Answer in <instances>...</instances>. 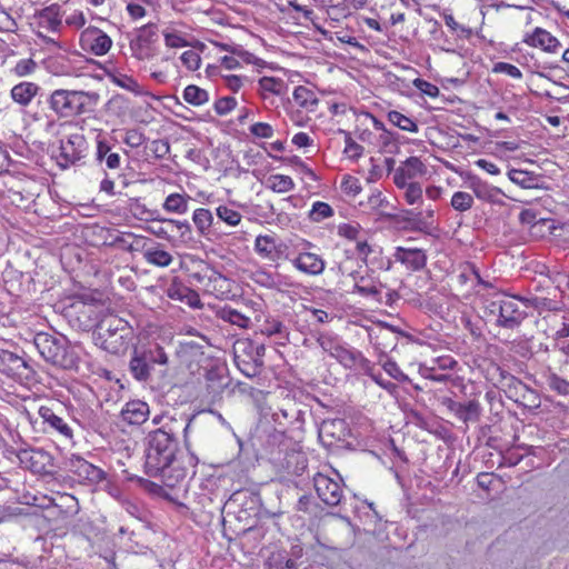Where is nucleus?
<instances>
[{
	"instance_id": "f257e3e1",
	"label": "nucleus",
	"mask_w": 569,
	"mask_h": 569,
	"mask_svg": "<svg viewBox=\"0 0 569 569\" xmlns=\"http://www.w3.org/2000/svg\"><path fill=\"white\" fill-rule=\"evenodd\" d=\"M177 420L170 418L162 427L149 432L148 446L146 450V470L149 476H160L167 487L173 488L191 472L199 463V458L190 451L188 440L186 439L187 453L177 456L178 430Z\"/></svg>"
},
{
	"instance_id": "f03ea898",
	"label": "nucleus",
	"mask_w": 569,
	"mask_h": 569,
	"mask_svg": "<svg viewBox=\"0 0 569 569\" xmlns=\"http://www.w3.org/2000/svg\"><path fill=\"white\" fill-rule=\"evenodd\" d=\"M97 98L96 93L82 90L57 89L50 94L48 103L59 118H72L89 111Z\"/></svg>"
},
{
	"instance_id": "7ed1b4c3",
	"label": "nucleus",
	"mask_w": 569,
	"mask_h": 569,
	"mask_svg": "<svg viewBox=\"0 0 569 569\" xmlns=\"http://www.w3.org/2000/svg\"><path fill=\"white\" fill-rule=\"evenodd\" d=\"M98 330L101 347L113 355L126 352L134 337L133 329L128 321L117 316L103 319L99 323Z\"/></svg>"
},
{
	"instance_id": "20e7f679",
	"label": "nucleus",
	"mask_w": 569,
	"mask_h": 569,
	"mask_svg": "<svg viewBox=\"0 0 569 569\" xmlns=\"http://www.w3.org/2000/svg\"><path fill=\"white\" fill-rule=\"evenodd\" d=\"M523 298L509 296L498 292L486 303V310L489 315L496 317L497 325L506 329H515L527 318V312L522 310L519 302Z\"/></svg>"
},
{
	"instance_id": "39448f33",
	"label": "nucleus",
	"mask_w": 569,
	"mask_h": 569,
	"mask_svg": "<svg viewBox=\"0 0 569 569\" xmlns=\"http://www.w3.org/2000/svg\"><path fill=\"white\" fill-rule=\"evenodd\" d=\"M34 346L43 359L63 369H70L76 365L73 355L68 350L64 342L49 333H38L34 337Z\"/></svg>"
},
{
	"instance_id": "423d86ee",
	"label": "nucleus",
	"mask_w": 569,
	"mask_h": 569,
	"mask_svg": "<svg viewBox=\"0 0 569 569\" xmlns=\"http://www.w3.org/2000/svg\"><path fill=\"white\" fill-rule=\"evenodd\" d=\"M158 40V29L153 23H148L138 29L136 37L130 41L132 57L140 61L152 60L157 50L154 43Z\"/></svg>"
},
{
	"instance_id": "0eeeda50",
	"label": "nucleus",
	"mask_w": 569,
	"mask_h": 569,
	"mask_svg": "<svg viewBox=\"0 0 569 569\" xmlns=\"http://www.w3.org/2000/svg\"><path fill=\"white\" fill-rule=\"evenodd\" d=\"M79 46L84 52L101 57L109 52L112 40L98 27L89 26L80 32Z\"/></svg>"
},
{
	"instance_id": "6e6552de",
	"label": "nucleus",
	"mask_w": 569,
	"mask_h": 569,
	"mask_svg": "<svg viewBox=\"0 0 569 569\" xmlns=\"http://www.w3.org/2000/svg\"><path fill=\"white\" fill-rule=\"evenodd\" d=\"M67 467L80 481L89 485H97L106 478L102 469L93 466L80 456L72 455L67 461Z\"/></svg>"
},
{
	"instance_id": "1a4fd4ad",
	"label": "nucleus",
	"mask_w": 569,
	"mask_h": 569,
	"mask_svg": "<svg viewBox=\"0 0 569 569\" xmlns=\"http://www.w3.org/2000/svg\"><path fill=\"white\" fill-rule=\"evenodd\" d=\"M313 486L318 497L328 506H337L342 498V488L338 480H335L321 472L313 477Z\"/></svg>"
},
{
	"instance_id": "9d476101",
	"label": "nucleus",
	"mask_w": 569,
	"mask_h": 569,
	"mask_svg": "<svg viewBox=\"0 0 569 569\" xmlns=\"http://www.w3.org/2000/svg\"><path fill=\"white\" fill-rule=\"evenodd\" d=\"M38 415L42 419L43 425H46L44 431H54L66 440L73 439V429L51 407L40 406Z\"/></svg>"
},
{
	"instance_id": "9b49d317",
	"label": "nucleus",
	"mask_w": 569,
	"mask_h": 569,
	"mask_svg": "<svg viewBox=\"0 0 569 569\" xmlns=\"http://www.w3.org/2000/svg\"><path fill=\"white\" fill-rule=\"evenodd\" d=\"M20 465L34 473H42L51 465V456L41 449H23L18 453Z\"/></svg>"
},
{
	"instance_id": "f8f14e48",
	"label": "nucleus",
	"mask_w": 569,
	"mask_h": 569,
	"mask_svg": "<svg viewBox=\"0 0 569 569\" xmlns=\"http://www.w3.org/2000/svg\"><path fill=\"white\" fill-rule=\"evenodd\" d=\"M427 173L426 164L418 157H409L396 169L393 173L395 183H410L416 178Z\"/></svg>"
},
{
	"instance_id": "ddd939ff",
	"label": "nucleus",
	"mask_w": 569,
	"mask_h": 569,
	"mask_svg": "<svg viewBox=\"0 0 569 569\" xmlns=\"http://www.w3.org/2000/svg\"><path fill=\"white\" fill-rule=\"evenodd\" d=\"M86 144L87 142L82 134H70L61 140L60 157L67 164H72L84 157Z\"/></svg>"
},
{
	"instance_id": "4468645a",
	"label": "nucleus",
	"mask_w": 569,
	"mask_h": 569,
	"mask_svg": "<svg viewBox=\"0 0 569 569\" xmlns=\"http://www.w3.org/2000/svg\"><path fill=\"white\" fill-rule=\"evenodd\" d=\"M468 188L479 200L493 204H501V197H507L500 188L495 187L478 177L470 178Z\"/></svg>"
},
{
	"instance_id": "2eb2a0df",
	"label": "nucleus",
	"mask_w": 569,
	"mask_h": 569,
	"mask_svg": "<svg viewBox=\"0 0 569 569\" xmlns=\"http://www.w3.org/2000/svg\"><path fill=\"white\" fill-rule=\"evenodd\" d=\"M335 358L339 363H341L345 368L352 369V368H360L365 372H369L371 369V362L366 359L361 352L348 348L346 345L341 343L339 348L335 351V353L331 356Z\"/></svg>"
},
{
	"instance_id": "dca6fc26",
	"label": "nucleus",
	"mask_w": 569,
	"mask_h": 569,
	"mask_svg": "<svg viewBox=\"0 0 569 569\" xmlns=\"http://www.w3.org/2000/svg\"><path fill=\"white\" fill-rule=\"evenodd\" d=\"M393 257L410 271H419L427 263V254L422 249L398 247Z\"/></svg>"
},
{
	"instance_id": "f3484780",
	"label": "nucleus",
	"mask_w": 569,
	"mask_h": 569,
	"mask_svg": "<svg viewBox=\"0 0 569 569\" xmlns=\"http://www.w3.org/2000/svg\"><path fill=\"white\" fill-rule=\"evenodd\" d=\"M291 262L295 268L308 276H319L326 268L325 260L317 253L309 251L299 252Z\"/></svg>"
},
{
	"instance_id": "a211bd4d",
	"label": "nucleus",
	"mask_w": 569,
	"mask_h": 569,
	"mask_svg": "<svg viewBox=\"0 0 569 569\" xmlns=\"http://www.w3.org/2000/svg\"><path fill=\"white\" fill-rule=\"evenodd\" d=\"M507 176L511 182L522 189H548L541 174L521 169H510Z\"/></svg>"
},
{
	"instance_id": "6ab92c4d",
	"label": "nucleus",
	"mask_w": 569,
	"mask_h": 569,
	"mask_svg": "<svg viewBox=\"0 0 569 569\" xmlns=\"http://www.w3.org/2000/svg\"><path fill=\"white\" fill-rule=\"evenodd\" d=\"M149 406L141 400H132L126 403L121 410V417L130 425H141L147 421Z\"/></svg>"
},
{
	"instance_id": "aec40b11",
	"label": "nucleus",
	"mask_w": 569,
	"mask_h": 569,
	"mask_svg": "<svg viewBox=\"0 0 569 569\" xmlns=\"http://www.w3.org/2000/svg\"><path fill=\"white\" fill-rule=\"evenodd\" d=\"M525 41L529 46L541 48L547 52H556L560 47L558 39L541 28H536L535 31L526 38Z\"/></svg>"
},
{
	"instance_id": "412c9836",
	"label": "nucleus",
	"mask_w": 569,
	"mask_h": 569,
	"mask_svg": "<svg viewBox=\"0 0 569 569\" xmlns=\"http://www.w3.org/2000/svg\"><path fill=\"white\" fill-rule=\"evenodd\" d=\"M217 317L240 329H247L251 326V317L247 311L234 309L230 306L220 308L217 311Z\"/></svg>"
},
{
	"instance_id": "4be33fe9",
	"label": "nucleus",
	"mask_w": 569,
	"mask_h": 569,
	"mask_svg": "<svg viewBox=\"0 0 569 569\" xmlns=\"http://www.w3.org/2000/svg\"><path fill=\"white\" fill-rule=\"evenodd\" d=\"M287 89V83L280 78L262 77L258 81V92L263 100L270 96H282Z\"/></svg>"
},
{
	"instance_id": "5701e85b",
	"label": "nucleus",
	"mask_w": 569,
	"mask_h": 569,
	"mask_svg": "<svg viewBox=\"0 0 569 569\" xmlns=\"http://www.w3.org/2000/svg\"><path fill=\"white\" fill-rule=\"evenodd\" d=\"M355 279V292L363 296V297H371L377 301L381 300V291L383 288V284L370 277H356Z\"/></svg>"
},
{
	"instance_id": "b1692460",
	"label": "nucleus",
	"mask_w": 569,
	"mask_h": 569,
	"mask_svg": "<svg viewBox=\"0 0 569 569\" xmlns=\"http://www.w3.org/2000/svg\"><path fill=\"white\" fill-rule=\"evenodd\" d=\"M130 372L138 381H147L150 378L151 365L147 359L144 351L139 352L134 349L129 363Z\"/></svg>"
},
{
	"instance_id": "393cba45",
	"label": "nucleus",
	"mask_w": 569,
	"mask_h": 569,
	"mask_svg": "<svg viewBox=\"0 0 569 569\" xmlns=\"http://www.w3.org/2000/svg\"><path fill=\"white\" fill-rule=\"evenodd\" d=\"M513 389L517 396V402L530 409H537L540 407L541 400L538 392L529 388L522 381L515 379Z\"/></svg>"
},
{
	"instance_id": "a878e982",
	"label": "nucleus",
	"mask_w": 569,
	"mask_h": 569,
	"mask_svg": "<svg viewBox=\"0 0 569 569\" xmlns=\"http://www.w3.org/2000/svg\"><path fill=\"white\" fill-rule=\"evenodd\" d=\"M292 97L300 108L309 112H313L319 104L317 92L306 86L296 87Z\"/></svg>"
},
{
	"instance_id": "bb28decb",
	"label": "nucleus",
	"mask_w": 569,
	"mask_h": 569,
	"mask_svg": "<svg viewBox=\"0 0 569 569\" xmlns=\"http://www.w3.org/2000/svg\"><path fill=\"white\" fill-rule=\"evenodd\" d=\"M254 250L263 259L276 261L279 249L276 239L270 234H260L254 240Z\"/></svg>"
},
{
	"instance_id": "cd10ccee",
	"label": "nucleus",
	"mask_w": 569,
	"mask_h": 569,
	"mask_svg": "<svg viewBox=\"0 0 569 569\" xmlns=\"http://www.w3.org/2000/svg\"><path fill=\"white\" fill-rule=\"evenodd\" d=\"M39 30L59 32L62 26L59 11L54 7L44 8L38 16Z\"/></svg>"
},
{
	"instance_id": "c85d7f7f",
	"label": "nucleus",
	"mask_w": 569,
	"mask_h": 569,
	"mask_svg": "<svg viewBox=\"0 0 569 569\" xmlns=\"http://www.w3.org/2000/svg\"><path fill=\"white\" fill-rule=\"evenodd\" d=\"M451 409L463 422L477 421L481 415L480 403L476 400H470L465 403L453 402Z\"/></svg>"
},
{
	"instance_id": "c756f323",
	"label": "nucleus",
	"mask_w": 569,
	"mask_h": 569,
	"mask_svg": "<svg viewBox=\"0 0 569 569\" xmlns=\"http://www.w3.org/2000/svg\"><path fill=\"white\" fill-rule=\"evenodd\" d=\"M346 433V422L342 419L325 420L319 429L321 439L342 440Z\"/></svg>"
},
{
	"instance_id": "7c9ffc66",
	"label": "nucleus",
	"mask_w": 569,
	"mask_h": 569,
	"mask_svg": "<svg viewBox=\"0 0 569 569\" xmlns=\"http://www.w3.org/2000/svg\"><path fill=\"white\" fill-rule=\"evenodd\" d=\"M39 87L33 82H21L11 89L12 99L21 106H28L37 96Z\"/></svg>"
},
{
	"instance_id": "2f4dec72",
	"label": "nucleus",
	"mask_w": 569,
	"mask_h": 569,
	"mask_svg": "<svg viewBox=\"0 0 569 569\" xmlns=\"http://www.w3.org/2000/svg\"><path fill=\"white\" fill-rule=\"evenodd\" d=\"M408 221L411 222L417 230L425 231L433 226L435 209L432 207L426 208L423 211H408Z\"/></svg>"
},
{
	"instance_id": "473e14b6",
	"label": "nucleus",
	"mask_w": 569,
	"mask_h": 569,
	"mask_svg": "<svg viewBox=\"0 0 569 569\" xmlns=\"http://www.w3.org/2000/svg\"><path fill=\"white\" fill-rule=\"evenodd\" d=\"M190 196L186 193H170L162 204L164 211L170 213L183 214L188 211V201Z\"/></svg>"
},
{
	"instance_id": "72a5a7b5",
	"label": "nucleus",
	"mask_w": 569,
	"mask_h": 569,
	"mask_svg": "<svg viewBox=\"0 0 569 569\" xmlns=\"http://www.w3.org/2000/svg\"><path fill=\"white\" fill-rule=\"evenodd\" d=\"M192 221L200 236H207L210 228L214 224L212 212L206 208H198L193 211Z\"/></svg>"
},
{
	"instance_id": "f704fd0d",
	"label": "nucleus",
	"mask_w": 569,
	"mask_h": 569,
	"mask_svg": "<svg viewBox=\"0 0 569 569\" xmlns=\"http://www.w3.org/2000/svg\"><path fill=\"white\" fill-rule=\"evenodd\" d=\"M397 188L403 191L402 196L406 202L410 206L413 204H422L423 196H422V187L419 182H410V183H395Z\"/></svg>"
},
{
	"instance_id": "c9c22d12",
	"label": "nucleus",
	"mask_w": 569,
	"mask_h": 569,
	"mask_svg": "<svg viewBox=\"0 0 569 569\" xmlns=\"http://www.w3.org/2000/svg\"><path fill=\"white\" fill-rule=\"evenodd\" d=\"M144 260L157 267H168L172 262V256L160 248H148L143 251Z\"/></svg>"
},
{
	"instance_id": "e433bc0d",
	"label": "nucleus",
	"mask_w": 569,
	"mask_h": 569,
	"mask_svg": "<svg viewBox=\"0 0 569 569\" xmlns=\"http://www.w3.org/2000/svg\"><path fill=\"white\" fill-rule=\"evenodd\" d=\"M216 216L218 221L226 223L229 227H237L242 220V214L227 204H220L216 208Z\"/></svg>"
},
{
	"instance_id": "4c0bfd02",
	"label": "nucleus",
	"mask_w": 569,
	"mask_h": 569,
	"mask_svg": "<svg viewBox=\"0 0 569 569\" xmlns=\"http://www.w3.org/2000/svg\"><path fill=\"white\" fill-rule=\"evenodd\" d=\"M267 187L274 192L284 193L295 188V182L289 176L271 174L267 179Z\"/></svg>"
},
{
	"instance_id": "58836bf2",
	"label": "nucleus",
	"mask_w": 569,
	"mask_h": 569,
	"mask_svg": "<svg viewBox=\"0 0 569 569\" xmlns=\"http://www.w3.org/2000/svg\"><path fill=\"white\" fill-rule=\"evenodd\" d=\"M183 99L192 106H202L208 102L209 94L204 89L189 84L183 90Z\"/></svg>"
},
{
	"instance_id": "ea45409f",
	"label": "nucleus",
	"mask_w": 569,
	"mask_h": 569,
	"mask_svg": "<svg viewBox=\"0 0 569 569\" xmlns=\"http://www.w3.org/2000/svg\"><path fill=\"white\" fill-rule=\"evenodd\" d=\"M169 57H163L160 62H152L150 66L144 67L146 70L149 71L150 77L157 83H166L168 80V67Z\"/></svg>"
},
{
	"instance_id": "a19ab883",
	"label": "nucleus",
	"mask_w": 569,
	"mask_h": 569,
	"mask_svg": "<svg viewBox=\"0 0 569 569\" xmlns=\"http://www.w3.org/2000/svg\"><path fill=\"white\" fill-rule=\"evenodd\" d=\"M388 120L396 127L408 132H418V124L409 117L392 110L388 112Z\"/></svg>"
},
{
	"instance_id": "79ce46f5",
	"label": "nucleus",
	"mask_w": 569,
	"mask_h": 569,
	"mask_svg": "<svg viewBox=\"0 0 569 569\" xmlns=\"http://www.w3.org/2000/svg\"><path fill=\"white\" fill-rule=\"evenodd\" d=\"M522 303L527 308H533L538 312L542 311H558L560 310V307L551 299L548 298H539V297H532V298H523Z\"/></svg>"
},
{
	"instance_id": "37998d69",
	"label": "nucleus",
	"mask_w": 569,
	"mask_h": 569,
	"mask_svg": "<svg viewBox=\"0 0 569 569\" xmlns=\"http://www.w3.org/2000/svg\"><path fill=\"white\" fill-rule=\"evenodd\" d=\"M269 569H297L296 562L286 551L273 552L269 557Z\"/></svg>"
},
{
	"instance_id": "c03bdc74",
	"label": "nucleus",
	"mask_w": 569,
	"mask_h": 569,
	"mask_svg": "<svg viewBox=\"0 0 569 569\" xmlns=\"http://www.w3.org/2000/svg\"><path fill=\"white\" fill-rule=\"evenodd\" d=\"M475 200L473 197L465 191H457L452 194L450 204L451 207L459 212H465L470 210L473 207Z\"/></svg>"
},
{
	"instance_id": "a18cd8bd",
	"label": "nucleus",
	"mask_w": 569,
	"mask_h": 569,
	"mask_svg": "<svg viewBox=\"0 0 569 569\" xmlns=\"http://www.w3.org/2000/svg\"><path fill=\"white\" fill-rule=\"evenodd\" d=\"M333 214L332 208L322 201H317L312 204V208L309 212V218L313 222H320Z\"/></svg>"
},
{
	"instance_id": "49530a36",
	"label": "nucleus",
	"mask_w": 569,
	"mask_h": 569,
	"mask_svg": "<svg viewBox=\"0 0 569 569\" xmlns=\"http://www.w3.org/2000/svg\"><path fill=\"white\" fill-rule=\"evenodd\" d=\"M356 252L358 257L366 263H369V257L371 254H380L381 250L377 246L370 244L367 239L361 238L356 242Z\"/></svg>"
},
{
	"instance_id": "de8ad7c7",
	"label": "nucleus",
	"mask_w": 569,
	"mask_h": 569,
	"mask_svg": "<svg viewBox=\"0 0 569 569\" xmlns=\"http://www.w3.org/2000/svg\"><path fill=\"white\" fill-rule=\"evenodd\" d=\"M111 81L118 87L126 89L130 92H140L139 83L130 76L124 73H116L111 76Z\"/></svg>"
},
{
	"instance_id": "09e8293b",
	"label": "nucleus",
	"mask_w": 569,
	"mask_h": 569,
	"mask_svg": "<svg viewBox=\"0 0 569 569\" xmlns=\"http://www.w3.org/2000/svg\"><path fill=\"white\" fill-rule=\"evenodd\" d=\"M144 353L150 365L166 366L168 363V355L161 346L157 345L154 348L146 350Z\"/></svg>"
},
{
	"instance_id": "8fccbe9b",
	"label": "nucleus",
	"mask_w": 569,
	"mask_h": 569,
	"mask_svg": "<svg viewBox=\"0 0 569 569\" xmlns=\"http://www.w3.org/2000/svg\"><path fill=\"white\" fill-rule=\"evenodd\" d=\"M164 43L168 48H183L188 44L187 40L176 30L163 31Z\"/></svg>"
},
{
	"instance_id": "3c124183",
	"label": "nucleus",
	"mask_w": 569,
	"mask_h": 569,
	"mask_svg": "<svg viewBox=\"0 0 569 569\" xmlns=\"http://www.w3.org/2000/svg\"><path fill=\"white\" fill-rule=\"evenodd\" d=\"M122 141L131 148H139L146 141V137L139 129H128Z\"/></svg>"
},
{
	"instance_id": "603ef678",
	"label": "nucleus",
	"mask_w": 569,
	"mask_h": 569,
	"mask_svg": "<svg viewBox=\"0 0 569 569\" xmlns=\"http://www.w3.org/2000/svg\"><path fill=\"white\" fill-rule=\"evenodd\" d=\"M291 206H292V197H289V198L281 199L276 204L271 203L270 210L272 211L273 214L278 216V220L280 222H286V221H288L286 211L288 209H290Z\"/></svg>"
},
{
	"instance_id": "864d4df0",
	"label": "nucleus",
	"mask_w": 569,
	"mask_h": 569,
	"mask_svg": "<svg viewBox=\"0 0 569 569\" xmlns=\"http://www.w3.org/2000/svg\"><path fill=\"white\" fill-rule=\"evenodd\" d=\"M338 234L349 240H355L356 242L362 238L359 224L353 223L340 224L338 228Z\"/></svg>"
},
{
	"instance_id": "5fc2aeb1",
	"label": "nucleus",
	"mask_w": 569,
	"mask_h": 569,
	"mask_svg": "<svg viewBox=\"0 0 569 569\" xmlns=\"http://www.w3.org/2000/svg\"><path fill=\"white\" fill-rule=\"evenodd\" d=\"M180 59H181V62L183 63V66L190 71H194L200 68L201 58H200L199 53L194 50L184 51L181 54Z\"/></svg>"
},
{
	"instance_id": "6e6d98bb",
	"label": "nucleus",
	"mask_w": 569,
	"mask_h": 569,
	"mask_svg": "<svg viewBox=\"0 0 569 569\" xmlns=\"http://www.w3.org/2000/svg\"><path fill=\"white\" fill-rule=\"evenodd\" d=\"M548 386L550 387V389L558 392L559 395H562V396L569 395V381L560 378L556 373H551L548 377Z\"/></svg>"
},
{
	"instance_id": "4d7b16f0",
	"label": "nucleus",
	"mask_w": 569,
	"mask_h": 569,
	"mask_svg": "<svg viewBox=\"0 0 569 569\" xmlns=\"http://www.w3.org/2000/svg\"><path fill=\"white\" fill-rule=\"evenodd\" d=\"M317 342L319 343L321 349L325 352H328L330 356H332L337 348H339V346L341 345V342L338 339L325 333L319 335Z\"/></svg>"
},
{
	"instance_id": "13d9d810",
	"label": "nucleus",
	"mask_w": 569,
	"mask_h": 569,
	"mask_svg": "<svg viewBox=\"0 0 569 569\" xmlns=\"http://www.w3.org/2000/svg\"><path fill=\"white\" fill-rule=\"evenodd\" d=\"M36 69H37L36 61L31 58H28V59L19 60L13 68V72L18 77H26V76L33 73Z\"/></svg>"
},
{
	"instance_id": "bf43d9fd",
	"label": "nucleus",
	"mask_w": 569,
	"mask_h": 569,
	"mask_svg": "<svg viewBox=\"0 0 569 569\" xmlns=\"http://www.w3.org/2000/svg\"><path fill=\"white\" fill-rule=\"evenodd\" d=\"M64 22L70 28L82 29L87 23V18L82 10L76 9L66 17Z\"/></svg>"
},
{
	"instance_id": "052dcab7",
	"label": "nucleus",
	"mask_w": 569,
	"mask_h": 569,
	"mask_svg": "<svg viewBox=\"0 0 569 569\" xmlns=\"http://www.w3.org/2000/svg\"><path fill=\"white\" fill-rule=\"evenodd\" d=\"M493 72L496 73H503V74H507L513 79H521L522 78V72L520 71V69L511 63H508V62H498L493 66V69H492Z\"/></svg>"
},
{
	"instance_id": "680f3d73",
	"label": "nucleus",
	"mask_w": 569,
	"mask_h": 569,
	"mask_svg": "<svg viewBox=\"0 0 569 569\" xmlns=\"http://www.w3.org/2000/svg\"><path fill=\"white\" fill-rule=\"evenodd\" d=\"M237 106V100L233 97H223L216 101L214 111L219 116H226L232 111Z\"/></svg>"
},
{
	"instance_id": "e2e57ef3",
	"label": "nucleus",
	"mask_w": 569,
	"mask_h": 569,
	"mask_svg": "<svg viewBox=\"0 0 569 569\" xmlns=\"http://www.w3.org/2000/svg\"><path fill=\"white\" fill-rule=\"evenodd\" d=\"M341 189L349 196H357L361 191V184L357 178L345 176L341 181Z\"/></svg>"
},
{
	"instance_id": "0e129e2a",
	"label": "nucleus",
	"mask_w": 569,
	"mask_h": 569,
	"mask_svg": "<svg viewBox=\"0 0 569 569\" xmlns=\"http://www.w3.org/2000/svg\"><path fill=\"white\" fill-rule=\"evenodd\" d=\"M382 368L383 370L390 376L392 377L393 379L398 380V381H401V382H407L409 381V377L402 372V370L400 369V367L392 360H387L383 365H382Z\"/></svg>"
},
{
	"instance_id": "69168bd1",
	"label": "nucleus",
	"mask_w": 569,
	"mask_h": 569,
	"mask_svg": "<svg viewBox=\"0 0 569 569\" xmlns=\"http://www.w3.org/2000/svg\"><path fill=\"white\" fill-rule=\"evenodd\" d=\"M221 78L226 87L232 92H238L248 80L247 77H241L238 74H222Z\"/></svg>"
},
{
	"instance_id": "338daca9",
	"label": "nucleus",
	"mask_w": 569,
	"mask_h": 569,
	"mask_svg": "<svg viewBox=\"0 0 569 569\" xmlns=\"http://www.w3.org/2000/svg\"><path fill=\"white\" fill-rule=\"evenodd\" d=\"M413 86L420 92L431 98H437L440 93L439 88L436 84L419 78L413 81Z\"/></svg>"
},
{
	"instance_id": "774afa93",
	"label": "nucleus",
	"mask_w": 569,
	"mask_h": 569,
	"mask_svg": "<svg viewBox=\"0 0 569 569\" xmlns=\"http://www.w3.org/2000/svg\"><path fill=\"white\" fill-rule=\"evenodd\" d=\"M150 150L158 159H163L170 152V144L166 139H158L151 142Z\"/></svg>"
}]
</instances>
